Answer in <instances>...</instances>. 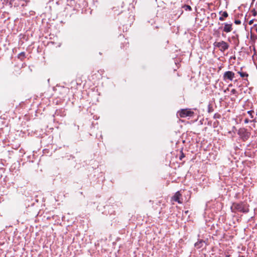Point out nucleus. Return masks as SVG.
<instances>
[{
	"instance_id": "nucleus-12",
	"label": "nucleus",
	"mask_w": 257,
	"mask_h": 257,
	"mask_svg": "<svg viewBox=\"0 0 257 257\" xmlns=\"http://www.w3.org/2000/svg\"><path fill=\"white\" fill-rule=\"evenodd\" d=\"M234 23L236 25H239L241 23V22L240 20H235Z\"/></svg>"
},
{
	"instance_id": "nucleus-17",
	"label": "nucleus",
	"mask_w": 257,
	"mask_h": 257,
	"mask_svg": "<svg viewBox=\"0 0 257 257\" xmlns=\"http://www.w3.org/2000/svg\"><path fill=\"white\" fill-rule=\"evenodd\" d=\"M183 157H184V155L183 154H182V155L180 156V160H181L182 158Z\"/></svg>"
},
{
	"instance_id": "nucleus-5",
	"label": "nucleus",
	"mask_w": 257,
	"mask_h": 257,
	"mask_svg": "<svg viewBox=\"0 0 257 257\" xmlns=\"http://www.w3.org/2000/svg\"><path fill=\"white\" fill-rule=\"evenodd\" d=\"M238 134L243 141L247 140L250 137V134L244 130H240Z\"/></svg>"
},
{
	"instance_id": "nucleus-3",
	"label": "nucleus",
	"mask_w": 257,
	"mask_h": 257,
	"mask_svg": "<svg viewBox=\"0 0 257 257\" xmlns=\"http://www.w3.org/2000/svg\"><path fill=\"white\" fill-rule=\"evenodd\" d=\"M179 116L181 117H186L188 116H192L194 114V112L190 109H182L178 112Z\"/></svg>"
},
{
	"instance_id": "nucleus-10",
	"label": "nucleus",
	"mask_w": 257,
	"mask_h": 257,
	"mask_svg": "<svg viewBox=\"0 0 257 257\" xmlns=\"http://www.w3.org/2000/svg\"><path fill=\"white\" fill-rule=\"evenodd\" d=\"M237 73L240 75V77L242 78L247 77L248 76V74L246 72L238 71Z\"/></svg>"
},
{
	"instance_id": "nucleus-16",
	"label": "nucleus",
	"mask_w": 257,
	"mask_h": 257,
	"mask_svg": "<svg viewBox=\"0 0 257 257\" xmlns=\"http://www.w3.org/2000/svg\"><path fill=\"white\" fill-rule=\"evenodd\" d=\"M186 7L189 10H191V7L190 6H186Z\"/></svg>"
},
{
	"instance_id": "nucleus-6",
	"label": "nucleus",
	"mask_w": 257,
	"mask_h": 257,
	"mask_svg": "<svg viewBox=\"0 0 257 257\" xmlns=\"http://www.w3.org/2000/svg\"><path fill=\"white\" fill-rule=\"evenodd\" d=\"M181 197L182 194L180 193V191H177L172 197V199L174 201L177 202L179 204H182V201L181 199Z\"/></svg>"
},
{
	"instance_id": "nucleus-20",
	"label": "nucleus",
	"mask_w": 257,
	"mask_h": 257,
	"mask_svg": "<svg viewBox=\"0 0 257 257\" xmlns=\"http://www.w3.org/2000/svg\"><path fill=\"white\" fill-rule=\"evenodd\" d=\"M255 0H252V1H254Z\"/></svg>"
},
{
	"instance_id": "nucleus-8",
	"label": "nucleus",
	"mask_w": 257,
	"mask_h": 257,
	"mask_svg": "<svg viewBox=\"0 0 257 257\" xmlns=\"http://www.w3.org/2000/svg\"><path fill=\"white\" fill-rule=\"evenodd\" d=\"M204 243H205V241H204L203 240H199L197 242H196L195 243V246L197 248L199 249V248H201L203 246V244Z\"/></svg>"
},
{
	"instance_id": "nucleus-1",
	"label": "nucleus",
	"mask_w": 257,
	"mask_h": 257,
	"mask_svg": "<svg viewBox=\"0 0 257 257\" xmlns=\"http://www.w3.org/2000/svg\"><path fill=\"white\" fill-rule=\"evenodd\" d=\"M232 212L239 211L243 213H247L249 211L248 206L243 202L233 203L231 207Z\"/></svg>"
},
{
	"instance_id": "nucleus-14",
	"label": "nucleus",
	"mask_w": 257,
	"mask_h": 257,
	"mask_svg": "<svg viewBox=\"0 0 257 257\" xmlns=\"http://www.w3.org/2000/svg\"><path fill=\"white\" fill-rule=\"evenodd\" d=\"M253 20H251L249 21L248 24L250 25H252L253 24Z\"/></svg>"
},
{
	"instance_id": "nucleus-18",
	"label": "nucleus",
	"mask_w": 257,
	"mask_h": 257,
	"mask_svg": "<svg viewBox=\"0 0 257 257\" xmlns=\"http://www.w3.org/2000/svg\"><path fill=\"white\" fill-rule=\"evenodd\" d=\"M253 15L254 16H255L256 15V12H253Z\"/></svg>"
},
{
	"instance_id": "nucleus-7",
	"label": "nucleus",
	"mask_w": 257,
	"mask_h": 257,
	"mask_svg": "<svg viewBox=\"0 0 257 257\" xmlns=\"http://www.w3.org/2000/svg\"><path fill=\"white\" fill-rule=\"evenodd\" d=\"M232 30V24H227V23H225L224 24V28H223V31L226 32V33H229V32H230Z\"/></svg>"
},
{
	"instance_id": "nucleus-15",
	"label": "nucleus",
	"mask_w": 257,
	"mask_h": 257,
	"mask_svg": "<svg viewBox=\"0 0 257 257\" xmlns=\"http://www.w3.org/2000/svg\"><path fill=\"white\" fill-rule=\"evenodd\" d=\"M245 123H247L249 122V120L248 118H245L244 120Z\"/></svg>"
},
{
	"instance_id": "nucleus-4",
	"label": "nucleus",
	"mask_w": 257,
	"mask_h": 257,
	"mask_svg": "<svg viewBox=\"0 0 257 257\" xmlns=\"http://www.w3.org/2000/svg\"><path fill=\"white\" fill-rule=\"evenodd\" d=\"M235 74L234 72L228 71L225 72L223 74V79L224 80H229L232 81L234 77Z\"/></svg>"
},
{
	"instance_id": "nucleus-13",
	"label": "nucleus",
	"mask_w": 257,
	"mask_h": 257,
	"mask_svg": "<svg viewBox=\"0 0 257 257\" xmlns=\"http://www.w3.org/2000/svg\"><path fill=\"white\" fill-rule=\"evenodd\" d=\"M231 93L232 94L236 93V90L235 89H233L231 90Z\"/></svg>"
},
{
	"instance_id": "nucleus-2",
	"label": "nucleus",
	"mask_w": 257,
	"mask_h": 257,
	"mask_svg": "<svg viewBox=\"0 0 257 257\" xmlns=\"http://www.w3.org/2000/svg\"><path fill=\"white\" fill-rule=\"evenodd\" d=\"M213 45L215 47L219 48L221 52H224L229 48V45L225 41H221L220 42H215Z\"/></svg>"
},
{
	"instance_id": "nucleus-9",
	"label": "nucleus",
	"mask_w": 257,
	"mask_h": 257,
	"mask_svg": "<svg viewBox=\"0 0 257 257\" xmlns=\"http://www.w3.org/2000/svg\"><path fill=\"white\" fill-rule=\"evenodd\" d=\"M228 16V13L227 12L225 11L222 13V16L220 17L219 20L221 21H223L224 20V19L227 18Z\"/></svg>"
},
{
	"instance_id": "nucleus-11",
	"label": "nucleus",
	"mask_w": 257,
	"mask_h": 257,
	"mask_svg": "<svg viewBox=\"0 0 257 257\" xmlns=\"http://www.w3.org/2000/svg\"><path fill=\"white\" fill-rule=\"evenodd\" d=\"M253 112L252 111H251V110H249V111H247V113H248L250 115V116H251V118L253 117V115H252V113Z\"/></svg>"
},
{
	"instance_id": "nucleus-19",
	"label": "nucleus",
	"mask_w": 257,
	"mask_h": 257,
	"mask_svg": "<svg viewBox=\"0 0 257 257\" xmlns=\"http://www.w3.org/2000/svg\"><path fill=\"white\" fill-rule=\"evenodd\" d=\"M255 31H256V33H257V27L255 28Z\"/></svg>"
}]
</instances>
